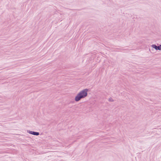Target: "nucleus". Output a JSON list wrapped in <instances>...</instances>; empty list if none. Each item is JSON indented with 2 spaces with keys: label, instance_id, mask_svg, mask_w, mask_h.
<instances>
[{
  "label": "nucleus",
  "instance_id": "20e7f679",
  "mask_svg": "<svg viewBox=\"0 0 161 161\" xmlns=\"http://www.w3.org/2000/svg\"><path fill=\"white\" fill-rule=\"evenodd\" d=\"M158 50H161V45L158 46Z\"/></svg>",
  "mask_w": 161,
  "mask_h": 161
},
{
  "label": "nucleus",
  "instance_id": "f03ea898",
  "mask_svg": "<svg viewBox=\"0 0 161 161\" xmlns=\"http://www.w3.org/2000/svg\"><path fill=\"white\" fill-rule=\"evenodd\" d=\"M30 133L34 135L38 136L39 135V133L37 132H34L33 131H31Z\"/></svg>",
  "mask_w": 161,
  "mask_h": 161
},
{
  "label": "nucleus",
  "instance_id": "f257e3e1",
  "mask_svg": "<svg viewBox=\"0 0 161 161\" xmlns=\"http://www.w3.org/2000/svg\"><path fill=\"white\" fill-rule=\"evenodd\" d=\"M88 89H85L80 91L75 97V100L78 101L82 98L86 97L87 94Z\"/></svg>",
  "mask_w": 161,
  "mask_h": 161
},
{
  "label": "nucleus",
  "instance_id": "7ed1b4c3",
  "mask_svg": "<svg viewBox=\"0 0 161 161\" xmlns=\"http://www.w3.org/2000/svg\"><path fill=\"white\" fill-rule=\"evenodd\" d=\"M152 46L154 48L158 50V46H157L155 45H153Z\"/></svg>",
  "mask_w": 161,
  "mask_h": 161
}]
</instances>
